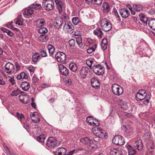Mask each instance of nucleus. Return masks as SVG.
Listing matches in <instances>:
<instances>
[{
    "label": "nucleus",
    "instance_id": "obj_18",
    "mask_svg": "<svg viewBox=\"0 0 155 155\" xmlns=\"http://www.w3.org/2000/svg\"><path fill=\"white\" fill-rule=\"evenodd\" d=\"M36 26L38 28H41L44 26L45 24V22L43 18H39L38 19L36 22Z\"/></svg>",
    "mask_w": 155,
    "mask_h": 155
},
{
    "label": "nucleus",
    "instance_id": "obj_38",
    "mask_svg": "<svg viewBox=\"0 0 155 155\" xmlns=\"http://www.w3.org/2000/svg\"><path fill=\"white\" fill-rule=\"evenodd\" d=\"M40 56L38 53H35L32 57V61L34 62H36L38 60Z\"/></svg>",
    "mask_w": 155,
    "mask_h": 155
},
{
    "label": "nucleus",
    "instance_id": "obj_24",
    "mask_svg": "<svg viewBox=\"0 0 155 155\" xmlns=\"http://www.w3.org/2000/svg\"><path fill=\"white\" fill-rule=\"evenodd\" d=\"M119 101V104L120 105L121 108L124 110H127L128 108V105L127 103L121 100H120Z\"/></svg>",
    "mask_w": 155,
    "mask_h": 155
},
{
    "label": "nucleus",
    "instance_id": "obj_49",
    "mask_svg": "<svg viewBox=\"0 0 155 155\" xmlns=\"http://www.w3.org/2000/svg\"><path fill=\"white\" fill-rule=\"evenodd\" d=\"M93 61L91 59H87L86 61L87 64L90 68L91 69H92V64L93 63Z\"/></svg>",
    "mask_w": 155,
    "mask_h": 155
},
{
    "label": "nucleus",
    "instance_id": "obj_19",
    "mask_svg": "<svg viewBox=\"0 0 155 155\" xmlns=\"http://www.w3.org/2000/svg\"><path fill=\"white\" fill-rule=\"evenodd\" d=\"M129 155H135L137 152L136 150L131 146L128 145L127 146Z\"/></svg>",
    "mask_w": 155,
    "mask_h": 155
},
{
    "label": "nucleus",
    "instance_id": "obj_2",
    "mask_svg": "<svg viewBox=\"0 0 155 155\" xmlns=\"http://www.w3.org/2000/svg\"><path fill=\"white\" fill-rule=\"evenodd\" d=\"M100 26L101 29L105 31H109L112 28L110 22L106 18L101 20L100 22Z\"/></svg>",
    "mask_w": 155,
    "mask_h": 155
},
{
    "label": "nucleus",
    "instance_id": "obj_20",
    "mask_svg": "<svg viewBox=\"0 0 155 155\" xmlns=\"http://www.w3.org/2000/svg\"><path fill=\"white\" fill-rule=\"evenodd\" d=\"M21 87L23 90L27 91L29 89L30 86L29 83L26 81H25L21 84Z\"/></svg>",
    "mask_w": 155,
    "mask_h": 155
},
{
    "label": "nucleus",
    "instance_id": "obj_51",
    "mask_svg": "<svg viewBox=\"0 0 155 155\" xmlns=\"http://www.w3.org/2000/svg\"><path fill=\"white\" fill-rule=\"evenodd\" d=\"M99 127H94L92 129V131L94 135L95 136L97 134V133L99 130Z\"/></svg>",
    "mask_w": 155,
    "mask_h": 155
},
{
    "label": "nucleus",
    "instance_id": "obj_46",
    "mask_svg": "<svg viewBox=\"0 0 155 155\" xmlns=\"http://www.w3.org/2000/svg\"><path fill=\"white\" fill-rule=\"evenodd\" d=\"M35 115L34 113H31L30 114V116L31 118V120L35 123H38L40 121V119L39 118H38L37 119H32V117H34Z\"/></svg>",
    "mask_w": 155,
    "mask_h": 155
},
{
    "label": "nucleus",
    "instance_id": "obj_26",
    "mask_svg": "<svg viewBox=\"0 0 155 155\" xmlns=\"http://www.w3.org/2000/svg\"><path fill=\"white\" fill-rule=\"evenodd\" d=\"M148 25L152 30L155 29V19L152 18L149 21Z\"/></svg>",
    "mask_w": 155,
    "mask_h": 155
},
{
    "label": "nucleus",
    "instance_id": "obj_32",
    "mask_svg": "<svg viewBox=\"0 0 155 155\" xmlns=\"http://www.w3.org/2000/svg\"><path fill=\"white\" fill-rule=\"evenodd\" d=\"M23 21L21 15H19L15 23L19 25H22L23 24Z\"/></svg>",
    "mask_w": 155,
    "mask_h": 155
},
{
    "label": "nucleus",
    "instance_id": "obj_5",
    "mask_svg": "<svg viewBox=\"0 0 155 155\" xmlns=\"http://www.w3.org/2000/svg\"><path fill=\"white\" fill-rule=\"evenodd\" d=\"M104 67L100 64L94 65L92 69L94 73L98 75H102L104 73Z\"/></svg>",
    "mask_w": 155,
    "mask_h": 155
},
{
    "label": "nucleus",
    "instance_id": "obj_15",
    "mask_svg": "<svg viewBox=\"0 0 155 155\" xmlns=\"http://www.w3.org/2000/svg\"><path fill=\"white\" fill-rule=\"evenodd\" d=\"M134 147L135 148L140 150L143 148V144L141 140H137L133 143Z\"/></svg>",
    "mask_w": 155,
    "mask_h": 155
},
{
    "label": "nucleus",
    "instance_id": "obj_56",
    "mask_svg": "<svg viewBox=\"0 0 155 155\" xmlns=\"http://www.w3.org/2000/svg\"><path fill=\"white\" fill-rule=\"evenodd\" d=\"M93 2H94V4H97V5H101L102 2V0H93Z\"/></svg>",
    "mask_w": 155,
    "mask_h": 155
},
{
    "label": "nucleus",
    "instance_id": "obj_3",
    "mask_svg": "<svg viewBox=\"0 0 155 155\" xmlns=\"http://www.w3.org/2000/svg\"><path fill=\"white\" fill-rule=\"evenodd\" d=\"M112 91L113 93L117 96L121 95L123 93V88L117 84H114L112 86Z\"/></svg>",
    "mask_w": 155,
    "mask_h": 155
},
{
    "label": "nucleus",
    "instance_id": "obj_11",
    "mask_svg": "<svg viewBox=\"0 0 155 155\" xmlns=\"http://www.w3.org/2000/svg\"><path fill=\"white\" fill-rule=\"evenodd\" d=\"M74 27L72 24L70 22L65 23L63 28V30L68 32H72L74 31Z\"/></svg>",
    "mask_w": 155,
    "mask_h": 155
},
{
    "label": "nucleus",
    "instance_id": "obj_31",
    "mask_svg": "<svg viewBox=\"0 0 155 155\" xmlns=\"http://www.w3.org/2000/svg\"><path fill=\"white\" fill-rule=\"evenodd\" d=\"M76 42L78 45L79 47L81 49L83 48L84 47V44L82 42V38H78L76 39Z\"/></svg>",
    "mask_w": 155,
    "mask_h": 155
},
{
    "label": "nucleus",
    "instance_id": "obj_45",
    "mask_svg": "<svg viewBox=\"0 0 155 155\" xmlns=\"http://www.w3.org/2000/svg\"><path fill=\"white\" fill-rule=\"evenodd\" d=\"M32 7V8L35 9V10L40 9L41 8V5L39 4H34Z\"/></svg>",
    "mask_w": 155,
    "mask_h": 155
},
{
    "label": "nucleus",
    "instance_id": "obj_44",
    "mask_svg": "<svg viewBox=\"0 0 155 155\" xmlns=\"http://www.w3.org/2000/svg\"><path fill=\"white\" fill-rule=\"evenodd\" d=\"M69 47H73L75 45V42L74 39H71L68 41Z\"/></svg>",
    "mask_w": 155,
    "mask_h": 155
},
{
    "label": "nucleus",
    "instance_id": "obj_4",
    "mask_svg": "<svg viewBox=\"0 0 155 155\" xmlns=\"http://www.w3.org/2000/svg\"><path fill=\"white\" fill-rule=\"evenodd\" d=\"M42 5L46 10L49 11L53 9L54 7V3L51 0H44Z\"/></svg>",
    "mask_w": 155,
    "mask_h": 155
},
{
    "label": "nucleus",
    "instance_id": "obj_27",
    "mask_svg": "<svg viewBox=\"0 0 155 155\" xmlns=\"http://www.w3.org/2000/svg\"><path fill=\"white\" fill-rule=\"evenodd\" d=\"M17 79L18 80H20L21 79H27L28 76L27 74L24 72L21 73L19 74L17 76Z\"/></svg>",
    "mask_w": 155,
    "mask_h": 155
},
{
    "label": "nucleus",
    "instance_id": "obj_21",
    "mask_svg": "<svg viewBox=\"0 0 155 155\" xmlns=\"http://www.w3.org/2000/svg\"><path fill=\"white\" fill-rule=\"evenodd\" d=\"M139 16L140 21L143 23L147 24L148 20L147 16L142 13L139 14Z\"/></svg>",
    "mask_w": 155,
    "mask_h": 155
},
{
    "label": "nucleus",
    "instance_id": "obj_25",
    "mask_svg": "<svg viewBox=\"0 0 155 155\" xmlns=\"http://www.w3.org/2000/svg\"><path fill=\"white\" fill-rule=\"evenodd\" d=\"M33 10L31 7H28L25 10L24 14L25 15L29 16L33 13Z\"/></svg>",
    "mask_w": 155,
    "mask_h": 155
},
{
    "label": "nucleus",
    "instance_id": "obj_55",
    "mask_svg": "<svg viewBox=\"0 0 155 155\" xmlns=\"http://www.w3.org/2000/svg\"><path fill=\"white\" fill-rule=\"evenodd\" d=\"M65 83L69 85H71L72 83V81L71 79H66L65 81Z\"/></svg>",
    "mask_w": 155,
    "mask_h": 155
},
{
    "label": "nucleus",
    "instance_id": "obj_37",
    "mask_svg": "<svg viewBox=\"0 0 155 155\" xmlns=\"http://www.w3.org/2000/svg\"><path fill=\"white\" fill-rule=\"evenodd\" d=\"M48 49L50 55H52L55 51L54 47L51 45H48Z\"/></svg>",
    "mask_w": 155,
    "mask_h": 155
},
{
    "label": "nucleus",
    "instance_id": "obj_16",
    "mask_svg": "<svg viewBox=\"0 0 155 155\" xmlns=\"http://www.w3.org/2000/svg\"><path fill=\"white\" fill-rule=\"evenodd\" d=\"M80 141L83 144L88 145L91 144L92 143L95 144L96 142V141L95 140H94L93 141V140H91L89 138L87 137L81 138L80 140Z\"/></svg>",
    "mask_w": 155,
    "mask_h": 155
},
{
    "label": "nucleus",
    "instance_id": "obj_63",
    "mask_svg": "<svg viewBox=\"0 0 155 155\" xmlns=\"http://www.w3.org/2000/svg\"><path fill=\"white\" fill-rule=\"evenodd\" d=\"M6 33L8 35L10 36V37L13 36L14 35V33L8 30V31H7Z\"/></svg>",
    "mask_w": 155,
    "mask_h": 155
},
{
    "label": "nucleus",
    "instance_id": "obj_59",
    "mask_svg": "<svg viewBox=\"0 0 155 155\" xmlns=\"http://www.w3.org/2000/svg\"><path fill=\"white\" fill-rule=\"evenodd\" d=\"M10 82L11 83L12 85H14L15 84V81L14 79V78H10L9 80Z\"/></svg>",
    "mask_w": 155,
    "mask_h": 155
},
{
    "label": "nucleus",
    "instance_id": "obj_6",
    "mask_svg": "<svg viewBox=\"0 0 155 155\" xmlns=\"http://www.w3.org/2000/svg\"><path fill=\"white\" fill-rule=\"evenodd\" d=\"M55 57L58 62L63 64L66 62V56L65 53L60 51L58 52L55 54Z\"/></svg>",
    "mask_w": 155,
    "mask_h": 155
},
{
    "label": "nucleus",
    "instance_id": "obj_22",
    "mask_svg": "<svg viewBox=\"0 0 155 155\" xmlns=\"http://www.w3.org/2000/svg\"><path fill=\"white\" fill-rule=\"evenodd\" d=\"M102 9L104 12L106 13L110 11V8L109 5L106 2H104L102 7Z\"/></svg>",
    "mask_w": 155,
    "mask_h": 155
},
{
    "label": "nucleus",
    "instance_id": "obj_61",
    "mask_svg": "<svg viewBox=\"0 0 155 155\" xmlns=\"http://www.w3.org/2000/svg\"><path fill=\"white\" fill-rule=\"evenodd\" d=\"M15 65L16 66V69L17 71L20 68V66L17 62H15Z\"/></svg>",
    "mask_w": 155,
    "mask_h": 155
},
{
    "label": "nucleus",
    "instance_id": "obj_17",
    "mask_svg": "<svg viewBox=\"0 0 155 155\" xmlns=\"http://www.w3.org/2000/svg\"><path fill=\"white\" fill-rule=\"evenodd\" d=\"M120 13L121 17L124 18L127 17L130 14L129 12L126 8L121 9Z\"/></svg>",
    "mask_w": 155,
    "mask_h": 155
},
{
    "label": "nucleus",
    "instance_id": "obj_36",
    "mask_svg": "<svg viewBox=\"0 0 155 155\" xmlns=\"http://www.w3.org/2000/svg\"><path fill=\"white\" fill-rule=\"evenodd\" d=\"M48 36L44 34H42L39 37V39L41 42L45 41L48 39Z\"/></svg>",
    "mask_w": 155,
    "mask_h": 155
},
{
    "label": "nucleus",
    "instance_id": "obj_60",
    "mask_svg": "<svg viewBox=\"0 0 155 155\" xmlns=\"http://www.w3.org/2000/svg\"><path fill=\"white\" fill-rule=\"evenodd\" d=\"M101 46L102 49L103 50H105L107 48V44L101 43Z\"/></svg>",
    "mask_w": 155,
    "mask_h": 155
},
{
    "label": "nucleus",
    "instance_id": "obj_10",
    "mask_svg": "<svg viewBox=\"0 0 155 155\" xmlns=\"http://www.w3.org/2000/svg\"><path fill=\"white\" fill-rule=\"evenodd\" d=\"M46 145L48 147H54L57 145V140L54 137H49L47 140Z\"/></svg>",
    "mask_w": 155,
    "mask_h": 155
},
{
    "label": "nucleus",
    "instance_id": "obj_53",
    "mask_svg": "<svg viewBox=\"0 0 155 155\" xmlns=\"http://www.w3.org/2000/svg\"><path fill=\"white\" fill-rule=\"evenodd\" d=\"M151 134L150 132H147L144 135V138L147 140L149 139L150 137Z\"/></svg>",
    "mask_w": 155,
    "mask_h": 155
},
{
    "label": "nucleus",
    "instance_id": "obj_64",
    "mask_svg": "<svg viewBox=\"0 0 155 155\" xmlns=\"http://www.w3.org/2000/svg\"><path fill=\"white\" fill-rule=\"evenodd\" d=\"M107 38L105 37L102 40L101 42L102 44H107Z\"/></svg>",
    "mask_w": 155,
    "mask_h": 155
},
{
    "label": "nucleus",
    "instance_id": "obj_57",
    "mask_svg": "<svg viewBox=\"0 0 155 155\" xmlns=\"http://www.w3.org/2000/svg\"><path fill=\"white\" fill-rule=\"evenodd\" d=\"M35 69V68L33 66H30L28 68V69L31 73L34 72Z\"/></svg>",
    "mask_w": 155,
    "mask_h": 155
},
{
    "label": "nucleus",
    "instance_id": "obj_13",
    "mask_svg": "<svg viewBox=\"0 0 155 155\" xmlns=\"http://www.w3.org/2000/svg\"><path fill=\"white\" fill-rule=\"evenodd\" d=\"M59 68L61 74L63 75L67 76L68 74V70L62 64L59 65Z\"/></svg>",
    "mask_w": 155,
    "mask_h": 155
},
{
    "label": "nucleus",
    "instance_id": "obj_8",
    "mask_svg": "<svg viewBox=\"0 0 155 155\" xmlns=\"http://www.w3.org/2000/svg\"><path fill=\"white\" fill-rule=\"evenodd\" d=\"M112 143L116 145H122L124 144V141L122 136L117 135L113 138Z\"/></svg>",
    "mask_w": 155,
    "mask_h": 155
},
{
    "label": "nucleus",
    "instance_id": "obj_39",
    "mask_svg": "<svg viewBox=\"0 0 155 155\" xmlns=\"http://www.w3.org/2000/svg\"><path fill=\"white\" fill-rule=\"evenodd\" d=\"M16 117L19 120L21 123H23L22 120H24L25 119V117L23 114H20L17 112L16 113Z\"/></svg>",
    "mask_w": 155,
    "mask_h": 155
},
{
    "label": "nucleus",
    "instance_id": "obj_14",
    "mask_svg": "<svg viewBox=\"0 0 155 155\" xmlns=\"http://www.w3.org/2000/svg\"><path fill=\"white\" fill-rule=\"evenodd\" d=\"M63 20V18L61 17L57 18L55 19L54 25L55 27L57 28H59L62 25Z\"/></svg>",
    "mask_w": 155,
    "mask_h": 155
},
{
    "label": "nucleus",
    "instance_id": "obj_47",
    "mask_svg": "<svg viewBox=\"0 0 155 155\" xmlns=\"http://www.w3.org/2000/svg\"><path fill=\"white\" fill-rule=\"evenodd\" d=\"M118 149L113 148L110 150V155H116L117 154V153Z\"/></svg>",
    "mask_w": 155,
    "mask_h": 155
},
{
    "label": "nucleus",
    "instance_id": "obj_40",
    "mask_svg": "<svg viewBox=\"0 0 155 155\" xmlns=\"http://www.w3.org/2000/svg\"><path fill=\"white\" fill-rule=\"evenodd\" d=\"M38 31L41 34L45 33L47 32L48 30L45 28L42 27L38 29Z\"/></svg>",
    "mask_w": 155,
    "mask_h": 155
},
{
    "label": "nucleus",
    "instance_id": "obj_12",
    "mask_svg": "<svg viewBox=\"0 0 155 155\" xmlns=\"http://www.w3.org/2000/svg\"><path fill=\"white\" fill-rule=\"evenodd\" d=\"M91 84L92 87L95 88L99 87L100 86L99 81L97 78L95 77H93L91 79Z\"/></svg>",
    "mask_w": 155,
    "mask_h": 155
},
{
    "label": "nucleus",
    "instance_id": "obj_43",
    "mask_svg": "<svg viewBox=\"0 0 155 155\" xmlns=\"http://www.w3.org/2000/svg\"><path fill=\"white\" fill-rule=\"evenodd\" d=\"M80 21L79 18L77 17H74L72 19L73 23L75 25H77Z\"/></svg>",
    "mask_w": 155,
    "mask_h": 155
},
{
    "label": "nucleus",
    "instance_id": "obj_41",
    "mask_svg": "<svg viewBox=\"0 0 155 155\" xmlns=\"http://www.w3.org/2000/svg\"><path fill=\"white\" fill-rule=\"evenodd\" d=\"M4 147L5 150L9 155H18L17 154L14 153L10 151L9 148L8 147L6 146H4Z\"/></svg>",
    "mask_w": 155,
    "mask_h": 155
},
{
    "label": "nucleus",
    "instance_id": "obj_7",
    "mask_svg": "<svg viewBox=\"0 0 155 155\" xmlns=\"http://www.w3.org/2000/svg\"><path fill=\"white\" fill-rule=\"evenodd\" d=\"M15 66L11 63L7 62L5 66V71L9 75L12 74L15 71Z\"/></svg>",
    "mask_w": 155,
    "mask_h": 155
},
{
    "label": "nucleus",
    "instance_id": "obj_42",
    "mask_svg": "<svg viewBox=\"0 0 155 155\" xmlns=\"http://www.w3.org/2000/svg\"><path fill=\"white\" fill-rule=\"evenodd\" d=\"M94 119L92 116H88L87 117L86 120V121L91 126Z\"/></svg>",
    "mask_w": 155,
    "mask_h": 155
},
{
    "label": "nucleus",
    "instance_id": "obj_62",
    "mask_svg": "<svg viewBox=\"0 0 155 155\" xmlns=\"http://www.w3.org/2000/svg\"><path fill=\"white\" fill-rule=\"evenodd\" d=\"M75 151V150H73L68 152L67 154L65 153V155H72Z\"/></svg>",
    "mask_w": 155,
    "mask_h": 155
},
{
    "label": "nucleus",
    "instance_id": "obj_33",
    "mask_svg": "<svg viewBox=\"0 0 155 155\" xmlns=\"http://www.w3.org/2000/svg\"><path fill=\"white\" fill-rule=\"evenodd\" d=\"M133 9L136 12H140L143 9V7L140 5H135L133 6Z\"/></svg>",
    "mask_w": 155,
    "mask_h": 155
},
{
    "label": "nucleus",
    "instance_id": "obj_28",
    "mask_svg": "<svg viewBox=\"0 0 155 155\" xmlns=\"http://www.w3.org/2000/svg\"><path fill=\"white\" fill-rule=\"evenodd\" d=\"M58 155H65L66 153V150L63 147H59L57 149Z\"/></svg>",
    "mask_w": 155,
    "mask_h": 155
},
{
    "label": "nucleus",
    "instance_id": "obj_58",
    "mask_svg": "<svg viewBox=\"0 0 155 155\" xmlns=\"http://www.w3.org/2000/svg\"><path fill=\"white\" fill-rule=\"evenodd\" d=\"M124 151H122V150L120 148H118V150L117 153V154L116 155H123V153Z\"/></svg>",
    "mask_w": 155,
    "mask_h": 155
},
{
    "label": "nucleus",
    "instance_id": "obj_23",
    "mask_svg": "<svg viewBox=\"0 0 155 155\" xmlns=\"http://www.w3.org/2000/svg\"><path fill=\"white\" fill-rule=\"evenodd\" d=\"M55 2L56 4L57 8L58 9L59 13H60L62 10L63 3L60 0H55Z\"/></svg>",
    "mask_w": 155,
    "mask_h": 155
},
{
    "label": "nucleus",
    "instance_id": "obj_50",
    "mask_svg": "<svg viewBox=\"0 0 155 155\" xmlns=\"http://www.w3.org/2000/svg\"><path fill=\"white\" fill-rule=\"evenodd\" d=\"M100 123L97 120L94 119L91 126H98L99 125Z\"/></svg>",
    "mask_w": 155,
    "mask_h": 155
},
{
    "label": "nucleus",
    "instance_id": "obj_52",
    "mask_svg": "<svg viewBox=\"0 0 155 155\" xmlns=\"http://www.w3.org/2000/svg\"><path fill=\"white\" fill-rule=\"evenodd\" d=\"M95 51L94 46H92L87 49V52L89 54H91Z\"/></svg>",
    "mask_w": 155,
    "mask_h": 155
},
{
    "label": "nucleus",
    "instance_id": "obj_48",
    "mask_svg": "<svg viewBox=\"0 0 155 155\" xmlns=\"http://www.w3.org/2000/svg\"><path fill=\"white\" fill-rule=\"evenodd\" d=\"M20 90L18 88L16 90L13 91L11 94L12 96H16L19 94Z\"/></svg>",
    "mask_w": 155,
    "mask_h": 155
},
{
    "label": "nucleus",
    "instance_id": "obj_35",
    "mask_svg": "<svg viewBox=\"0 0 155 155\" xmlns=\"http://www.w3.org/2000/svg\"><path fill=\"white\" fill-rule=\"evenodd\" d=\"M45 138V136L44 134L40 135L37 137V141L40 142L42 143L44 142V140Z\"/></svg>",
    "mask_w": 155,
    "mask_h": 155
},
{
    "label": "nucleus",
    "instance_id": "obj_54",
    "mask_svg": "<svg viewBox=\"0 0 155 155\" xmlns=\"http://www.w3.org/2000/svg\"><path fill=\"white\" fill-rule=\"evenodd\" d=\"M40 54L42 57H46L47 55L46 51L44 50H42L41 51Z\"/></svg>",
    "mask_w": 155,
    "mask_h": 155
},
{
    "label": "nucleus",
    "instance_id": "obj_29",
    "mask_svg": "<svg viewBox=\"0 0 155 155\" xmlns=\"http://www.w3.org/2000/svg\"><path fill=\"white\" fill-rule=\"evenodd\" d=\"M94 33L95 35H97L100 37L102 36L103 34L100 28H96L95 30L94 31Z\"/></svg>",
    "mask_w": 155,
    "mask_h": 155
},
{
    "label": "nucleus",
    "instance_id": "obj_30",
    "mask_svg": "<svg viewBox=\"0 0 155 155\" xmlns=\"http://www.w3.org/2000/svg\"><path fill=\"white\" fill-rule=\"evenodd\" d=\"M69 68L73 72H75L77 70L76 64L74 63H71L69 65Z\"/></svg>",
    "mask_w": 155,
    "mask_h": 155
},
{
    "label": "nucleus",
    "instance_id": "obj_34",
    "mask_svg": "<svg viewBox=\"0 0 155 155\" xmlns=\"http://www.w3.org/2000/svg\"><path fill=\"white\" fill-rule=\"evenodd\" d=\"M99 130L96 136L98 137H102L104 133V130H103L101 127L99 128Z\"/></svg>",
    "mask_w": 155,
    "mask_h": 155
},
{
    "label": "nucleus",
    "instance_id": "obj_1",
    "mask_svg": "<svg viewBox=\"0 0 155 155\" xmlns=\"http://www.w3.org/2000/svg\"><path fill=\"white\" fill-rule=\"evenodd\" d=\"M135 97L137 101L143 100L144 104L147 105L149 102L150 96L147 94L144 90L142 89L139 91L136 94Z\"/></svg>",
    "mask_w": 155,
    "mask_h": 155
},
{
    "label": "nucleus",
    "instance_id": "obj_9",
    "mask_svg": "<svg viewBox=\"0 0 155 155\" xmlns=\"http://www.w3.org/2000/svg\"><path fill=\"white\" fill-rule=\"evenodd\" d=\"M90 70L87 67H83L80 71V76L82 78H85L88 75Z\"/></svg>",
    "mask_w": 155,
    "mask_h": 155
}]
</instances>
